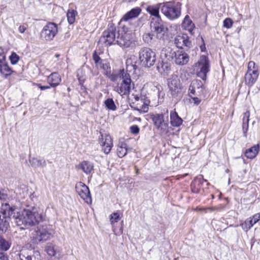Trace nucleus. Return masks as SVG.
Returning a JSON list of instances; mask_svg holds the SVG:
<instances>
[{
  "label": "nucleus",
  "mask_w": 260,
  "mask_h": 260,
  "mask_svg": "<svg viewBox=\"0 0 260 260\" xmlns=\"http://www.w3.org/2000/svg\"><path fill=\"white\" fill-rule=\"evenodd\" d=\"M108 79L113 82V90L121 96L128 95L134 86L129 73L125 72L124 69L113 70Z\"/></svg>",
  "instance_id": "1"
},
{
  "label": "nucleus",
  "mask_w": 260,
  "mask_h": 260,
  "mask_svg": "<svg viewBox=\"0 0 260 260\" xmlns=\"http://www.w3.org/2000/svg\"><path fill=\"white\" fill-rule=\"evenodd\" d=\"M188 94L193 104L198 106L202 100L207 98L208 91L203 82L198 79L193 80L189 86Z\"/></svg>",
  "instance_id": "2"
},
{
  "label": "nucleus",
  "mask_w": 260,
  "mask_h": 260,
  "mask_svg": "<svg viewBox=\"0 0 260 260\" xmlns=\"http://www.w3.org/2000/svg\"><path fill=\"white\" fill-rule=\"evenodd\" d=\"M117 33L116 43L121 47L128 48L135 46L134 34L127 26L119 22Z\"/></svg>",
  "instance_id": "3"
},
{
  "label": "nucleus",
  "mask_w": 260,
  "mask_h": 260,
  "mask_svg": "<svg viewBox=\"0 0 260 260\" xmlns=\"http://www.w3.org/2000/svg\"><path fill=\"white\" fill-rule=\"evenodd\" d=\"M161 12L170 20H175L181 16V4L175 1H169L161 4Z\"/></svg>",
  "instance_id": "4"
},
{
  "label": "nucleus",
  "mask_w": 260,
  "mask_h": 260,
  "mask_svg": "<svg viewBox=\"0 0 260 260\" xmlns=\"http://www.w3.org/2000/svg\"><path fill=\"white\" fill-rule=\"evenodd\" d=\"M44 217L42 212L39 211L36 208H33L31 210L24 209L21 219L22 223L24 225H35L43 221Z\"/></svg>",
  "instance_id": "5"
},
{
  "label": "nucleus",
  "mask_w": 260,
  "mask_h": 260,
  "mask_svg": "<svg viewBox=\"0 0 260 260\" xmlns=\"http://www.w3.org/2000/svg\"><path fill=\"white\" fill-rule=\"evenodd\" d=\"M134 100L131 104V106L134 110L140 113H147L149 110L150 103V100L141 93H132Z\"/></svg>",
  "instance_id": "6"
},
{
  "label": "nucleus",
  "mask_w": 260,
  "mask_h": 260,
  "mask_svg": "<svg viewBox=\"0 0 260 260\" xmlns=\"http://www.w3.org/2000/svg\"><path fill=\"white\" fill-rule=\"evenodd\" d=\"M117 29L113 23H109L106 30L101 36L99 42L105 46H110L116 42V32Z\"/></svg>",
  "instance_id": "7"
},
{
  "label": "nucleus",
  "mask_w": 260,
  "mask_h": 260,
  "mask_svg": "<svg viewBox=\"0 0 260 260\" xmlns=\"http://www.w3.org/2000/svg\"><path fill=\"white\" fill-rule=\"evenodd\" d=\"M259 74L258 66L253 61H249L247 70L244 75L245 85L249 87H251L256 83Z\"/></svg>",
  "instance_id": "8"
},
{
  "label": "nucleus",
  "mask_w": 260,
  "mask_h": 260,
  "mask_svg": "<svg viewBox=\"0 0 260 260\" xmlns=\"http://www.w3.org/2000/svg\"><path fill=\"white\" fill-rule=\"evenodd\" d=\"M196 75L198 77L205 81L207 77V73L210 71V64L207 55H202L194 64Z\"/></svg>",
  "instance_id": "9"
},
{
  "label": "nucleus",
  "mask_w": 260,
  "mask_h": 260,
  "mask_svg": "<svg viewBox=\"0 0 260 260\" xmlns=\"http://www.w3.org/2000/svg\"><path fill=\"white\" fill-rule=\"evenodd\" d=\"M150 118L154 125L161 135H167L169 133V123L168 121H165L164 114H150Z\"/></svg>",
  "instance_id": "10"
},
{
  "label": "nucleus",
  "mask_w": 260,
  "mask_h": 260,
  "mask_svg": "<svg viewBox=\"0 0 260 260\" xmlns=\"http://www.w3.org/2000/svg\"><path fill=\"white\" fill-rule=\"evenodd\" d=\"M139 54L140 61L144 67L149 68L154 64L156 61V54L151 49L142 48Z\"/></svg>",
  "instance_id": "11"
},
{
  "label": "nucleus",
  "mask_w": 260,
  "mask_h": 260,
  "mask_svg": "<svg viewBox=\"0 0 260 260\" xmlns=\"http://www.w3.org/2000/svg\"><path fill=\"white\" fill-rule=\"evenodd\" d=\"M58 29V25L56 23L48 22L41 31V38L47 41H52L57 34Z\"/></svg>",
  "instance_id": "12"
},
{
  "label": "nucleus",
  "mask_w": 260,
  "mask_h": 260,
  "mask_svg": "<svg viewBox=\"0 0 260 260\" xmlns=\"http://www.w3.org/2000/svg\"><path fill=\"white\" fill-rule=\"evenodd\" d=\"M169 91L173 98L180 99L183 93V87L180 81L176 78L170 79L168 81Z\"/></svg>",
  "instance_id": "13"
},
{
  "label": "nucleus",
  "mask_w": 260,
  "mask_h": 260,
  "mask_svg": "<svg viewBox=\"0 0 260 260\" xmlns=\"http://www.w3.org/2000/svg\"><path fill=\"white\" fill-rule=\"evenodd\" d=\"M47 82L49 84L48 85H42L40 83H33L34 85L38 87L41 90H44L50 88L51 87L55 88L61 83V78L58 72H53L47 77Z\"/></svg>",
  "instance_id": "14"
},
{
  "label": "nucleus",
  "mask_w": 260,
  "mask_h": 260,
  "mask_svg": "<svg viewBox=\"0 0 260 260\" xmlns=\"http://www.w3.org/2000/svg\"><path fill=\"white\" fill-rule=\"evenodd\" d=\"M209 185V183L206 179H204L203 175H199L196 177L191 182L190 184V191L192 193H201L204 192V184Z\"/></svg>",
  "instance_id": "15"
},
{
  "label": "nucleus",
  "mask_w": 260,
  "mask_h": 260,
  "mask_svg": "<svg viewBox=\"0 0 260 260\" xmlns=\"http://www.w3.org/2000/svg\"><path fill=\"white\" fill-rule=\"evenodd\" d=\"M75 189L78 195L85 203L88 205L91 204V196L89 189L86 185L82 182H79L76 184Z\"/></svg>",
  "instance_id": "16"
},
{
  "label": "nucleus",
  "mask_w": 260,
  "mask_h": 260,
  "mask_svg": "<svg viewBox=\"0 0 260 260\" xmlns=\"http://www.w3.org/2000/svg\"><path fill=\"white\" fill-rule=\"evenodd\" d=\"M92 59L96 67L103 69L104 71V75L108 78V76L112 74L110 63L107 61L105 62V60L100 57L96 50L93 52Z\"/></svg>",
  "instance_id": "17"
},
{
  "label": "nucleus",
  "mask_w": 260,
  "mask_h": 260,
  "mask_svg": "<svg viewBox=\"0 0 260 260\" xmlns=\"http://www.w3.org/2000/svg\"><path fill=\"white\" fill-rule=\"evenodd\" d=\"M99 142L104 153L109 154L113 146V140L111 136L109 134H104L100 132Z\"/></svg>",
  "instance_id": "18"
},
{
  "label": "nucleus",
  "mask_w": 260,
  "mask_h": 260,
  "mask_svg": "<svg viewBox=\"0 0 260 260\" xmlns=\"http://www.w3.org/2000/svg\"><path fill=\"white\" fill-rule=\"evenodd\" d=\"M171 58L177 65L184 66L189 61V55L183 50L171 51Z\"/></svg>",
  "instance_id": "19"
},
{
  "label": "nucleus",
  "mask_w": 260,
  "mask_h": 260,
  "mask_svg": "<svg viewBox=\"0 0 260 260\" xmlns=\"http://www.w3.org/2000/svg\"><path fill=\"white\" fill-rule=\"evenodd\" d=\"M174 41L176 46L181 49L184 47L190 48L192 45L189 36L185 33H181L177 35Z\"/></svg>",
  "instance_id": "20"
},
{
  "label": "nucleus",
  "mask_w": 260,
  "mask_h": 260,
  "mask_svg": "<svg viewBox=\"0 0 260 260\" xmlns=\"http://www.w3.org/2000/svg\"><path fill=\"white\" fill-rule=\"evenodd\" d=\"M52 237L47 225H42L38 228L36 231V239L39 241H46Z\"/></svg>",
  "instance_id": "21"
},
{
  "label": "nucleus",
  "mask_w": 260,
  "mask_h": 260,
  "mask_svg": "<svg viewBox=\"0 0 260 260\" xmlns=\"http://www.w3.org/2000/svg\"><path fill=\"white\" fill-rule=\"evenodd\" d=\"M121 217L122 216H120L119 211L112 213L109 216V219L113 231L116 234H122L123 233V228L122 226L117 231L115 226V224L121 219Z\"/></svg>",
  "instance_id": "22"
},
{
  "label": "nucleus",
  "mask_w": 260,
  "mask_h": 260,
  "mask_svg": "<svg viewBox=\"0 0 260 260\" xmlns=\"http://www.w3.org/2000/svg\"><path fill=\"white\" fill-rule=\"evenodd\" d=\"M181 27L183 30L188 31L190 35H194L196 26L189 15H186L184 18L181 23Z\"/></svg>",
  "instance_id": "23"
},
{
  "label": "nucleus",
  "mask_w": 260,
  "mask_h": 260,
  "mask_svg": "<svg viewBox=\"0 0 260 260\" xmlns=\"http://www.w3.org/2000/svg\"><path fill=\"white\" fill-rule=\"evenodd\" d=\"M141 11L142 10L140 7H137L133 8L123 16L119 22L122 23V21H127L129 20L138 17L141 14Z\"/></svg>",
  "instance_id": "24"
},
{
  "label": "nucleus",
  "mask_w": 260,
  "mask_h": 260,
  "mask_svg": "<svg viewBox=\"0 0 260 260\" xmlns=\"http://www.w3.org/2000/svg\"><path fill=\"white\" fill-rule=\"evenodd\" d=\"M126 71L125 72L135 73L138 69V60L134 55H131L126 60Z\"/></svg>",
  "instance_id": "25"
},
{
  "label": "nucleus",
  "mask_w": 260,
  "mask_h": 260,
  "mask_svg": "<svg viewBox=\"0 0 260 260\" xmlns=\"http://www.w3.org/2000/svg\"><path fill=\"white\" fill-rule=\"evenodd\" d=\"M260 220V213H257L254 214L252 217L246 219L244 223L241 224L242 229L248 231L249 230L254 224L257 223Z\"/></svg>",
  "instance_id": "26"
},
{
  "label": "nucleus",
  "mask_w": 260,
  "mask_h": 260,
  "mask_svg": "<svg viewBox=\"0 0 260 260\" xmlns=\"http://www.w3.org/2000/svg\"><path fill=\"white\" fill-rule=\"evenodd\" d=\"M259 151L260 145L257 144L246 149L244 152V154L245 157L247 159H253L257 156Z\"/></svg>",
  "instance_id": "27"
},
{
  "label": "nucleus",
  "mask_w": 260,
  "mask_h": 260,
  "mask_svg": "<svg viewBox=\"0 0 260 260\" xmlns=\"http://www.w3.org/2000/svg\"><path fill=\"white\" fill-rule=\"evenodd\" d=\"M170 123L173 127H179L183 123V119L179 116L178 113L174 109L170 112Z\"/></svg>",
  "instance_id": "28"
},
{
  "label": "nucleus",
  "mask_w": 260,
  "mask_h": 260,
  "mask_svg": "<svg viewBox=\"0 0 260 260\" xmlns=\"http://www.w3.org/2000/svg\"><path fill=\"white\" fill-rule=\"evenodd\" d=\"M161 4L158 3L155 5H149L146 8V10L151 16L160 19L159 10L161 7Z\"/></svg>",
  "instance_id": "29"
},
{
  "label": "nucleus",
  "mask_w": 260,
  "mask_h": 260,
  "mask_svg": "<svg viewBox=\"0 0 260 260\" xmlns=\"http://www.w3.org/2000/svg\"><path fill=\"white\" fill-rule=\"evenodd\" d=\"M14 72V71L9 66L7 62L0 64V74L5 78H7L11 76Z\"/></svg>",
  "instance_id": "30"
},
{
  "label": "nucleus",
  "mask_w": 260,
  "mask_h": 260,
  "mask_svg": "<svg viewBox=\"0 0 260 260\" xmlns=\"http://www.w3.org/2000/svg\"><path fill=\"white\" fill-rule=\"evenodd\" d=\"M78 168L81 169L85 174H89L93 170L94 166L93 163L89 161L83 160L79 164Z\"/></svg>",
  "instance_id": "31"
},
{
  "label": "nucleus",
  "mask_w": 260,
  "mask_h": 260,
  "mask_svg": "<svg viewBox=\"0 0 260 260\" xmlns=\"http://www.w3.org/2000/svg\"><path fill=\"white\" fill-rule=\"evenodd\" d=\"M151 23L153 28L157 35L159 34L164 33L168 30V28L162 23L161 19L159 20L155 21L154 22H152Z\"/></svg>",
  "instance_id": "32"
},
{
  "label": "nucleus",
  "mask_w": 260,
  "mask_h": 260,
  "mask_svg": "<svg viewBox=\"0 0 260 260\" xmlns=\"http://www.w3.org/2000/svg\"><path fill=\"white\" fill-rule=\"evenodd\" d=\"M116 152L119 157H124L127 153V144L124 142H119L117 145Z\"/></svg>",
  "instance_id": "33"
},
{
  "label": "nucleus",
  "mask_w": 260,
  "mask_h": 260,
  "mask_svg": "<svg viewBox=\"0 0 260 260\" xmlns=\"http://www.w3.org/2000/svg\"><path fill=\"white\" fill-rule=\"evenodd\" d=\"M78 15L76 10L73 8H69L67 13L68 22L70 24H73L76 21V17Z\"/></svg>",
  "instance_id": "34"
},
{
  "label": "nucleus",
  "mask_w": 260,
  "mask_h": 260,
  "mask_svg": "<svg viewBox=\"0 0 260 260\" xmlns=\"http://www.w3.org/2000/svg\"><path fill=\"white\" fill-rule=\"evenodd\" d=\"M157 68H161L164 72L168 74L171 70V65L170 63L162 60Z\"/></svg>",
  "instance_id": "35"
},
{
  "label": "nucleus",
  "mask_w": 260,
  "mask_h": 260,
  "mask_svg": "<svg viewBox=\"0 0 260 260\" xmlns=\"http://www.w3.org/2000/svg\"><path fill=\"white\" fill-rule=\"evenodd\" d=\"M11 246V243L0 236V249L4 251L8 250Z\"/></svg>",
  "instance_id": "36"
},
{
  "label": "nucleus",
  "mask_w": 260,
  "mask_h": 260,
  "mask_svg": "<svg viewBox=\"0 0 260 260\" xmlns=\"http://www.w3.org/2000/svg\"><path fill=\"white\" fill-rule=\"evenodd\" d=\"M104 104L106 107L109 110L114 111L116 109V106L112 98H108L104 102Z\"/></svg>",
  "instance_id": "37"
},
{
  "label": "nucleus",
  "mask_w": 260,
  "mask_h": 260,
  "mask_svg": "<svg viewBox=\"0 0 260 260\" xmlns=\"http://www.w3.org/2000/svg\"><path fill=\"white\" fill-rule=\"evenodd\" d=\"M45 251L50 256H54L56 254L54 245L52 243H49L46 247Z\"/></svg>",
  "instance_id": "38"
},
{
  "label": "nucleus",
  "mask_w": 260,
  "mask_h": 260,
  "mask_svg": "<svg viewBox=\"0 0 260 260\" xmlns=\"http://www.w3.org/2000/svg\"><path fill=\"white\" fill-rule=\"evenodd\" d=\"M9 59L12 64H16L19 60L20 57L15 52H12L9 56Z\"/></svg>",
  "instance_id": "39"
},
{
  "label": "nucleus",
  "mask_w": 260,
  "mask_h": 260,
  "mask_svg": "<svg viewBox=\"0 0 260 260\" xmlns=\"http://www.w3.org/2000/svg\"><path fill=\"white\" fill-rule=\"evenodd\" d=\"M9 226V223L6 219H0V231L6 232Z\"/></svg>",
  "instance_id": "40"
},
{
  "label": "nucleus",
  "mask_w": 260,
  "mask_h": 260,
  "mask_svg": "<svg viewBox=\"0 0 260 260\" xmlns=\"http://www.w3.org/2000/svg\"><path fill=\"white\" fill-rule=\"evenodd\" d=\"M233 23L234 22L231 18H226L223 20V27L229 29L233 26Z\"/></svg>",
  "instance_id": "41"
},
{
  "label": "nucleus",
  "mask_w": 260,
  "mask_h": 260,
  "mask_svg": "<svg viewBox=\"0 0 260 260\" xmlns=\"http://www.w3.org/2000/svg\"><path fill=\"white\" fill-rule=\"evenodd\" d=\"M0 64H4L7 62L6 55L2 47H0Z\"/></svg>",
  "instance_id": "42"
},
{
  "label": "nucleus",
  "mask_w": 260,
  "mask_h": 260,
  "mask_svg": "<svg viewBox=\"0 0 260 260\" xmlns=\"http://www.w3.org/2000/svg\"><path fill=\"white\" fill-rule=\"evenodd\" d=\"M250 115V112L249 110L246 111L243 113V116L242 118L243 123H248L249 122V118Z\"/></svg>",
  "instance_id": "43"
},
{
  "label": "nucleus",
  "mask_w": 260,
  "mask_h": 260,
  "mask_svg": "<svg viewBox=\"0 0 260 260\" xmlns=\"http://www.w3.org/2000/svg\"><path fill=\"white\" fill-rule=\"evenodd\" d=\"M248 129L249 123L242 122V131L243 133V136L246 138L247 137V132L248 131Z\"/></svg>",
  "instance_id": "44"
},
{
  "label": "nucleus",
  "mask_w": 260,
  "mask_h": 260,
  "mask_svg": "<svg viewBox=\"0 0 260 260\" xmlns=\"http://www.w3.org/2000/svg\"><path fill=\"white\" fill-rule=\"evenodd\" d=\"M130 132L134 135H137L140 132V128L137 125H133L129 127Z\"/></svg>",
  "instance_id": "45"
},
{
  "label": "nucleus",
  "mask_w": 260,
  "mask_h": 260,
  "mask_svg": "<svg viewBox=\"0 0 260 260\" xmlns=\"http://www.w3.org/2000/svg\"><path fill=\"white\" fill-rule=\"evenodd\" d=\"M28 28V24L27 23H23L20 25L18 28L19 32L21 34H23Z\"/></svg>",
  "instance_id": "46"
},
{
  "label": "nucleus",
  "mask_w": 260,
  "mask_h": 260,
  "mask_svg": "<svg viewBox=\"0 0 260 260\" xmlns=\"http://www.w3.org/2000/svg\"><path fill=\"white\" fill-rule=\"evenodd\" d=\"M153 35L150 33L145 34L143 37L145 41L148 42L149 41H151L153 38Z\"/></svg>",
  "instance_id": "47"
},
{
  "label": "nucleus",
  "mask_w": 260,
  "mask_h": 260,
  "mask_svg": "<svg viewBox=\"0 0 260 260\" xmlns=\"http://www.w3.org/2000/svg\"><path fill=\"white\" fill-rule=\"evenodd\" d=\"M201 39L203 42V44L200 46V49L202 52H205L206 51L205 43L204 40L203 38L202 37Z\"/></svg>",
  "instance_id": "48"
},
{
  "label": "nucleus",
  "mask_w": 260,
  "mask_h": 260,
  "mask_svg": "<svg viewBox=\"0 0 260 260\" xmlns=\"http://www.w3.org/2000/svg\"><path fill=\"white\" fill-rule=\"evenodd\" d=\"M226 207V204H219L217 206V208L216 209H217V211H220L225 209Z\"/></svg>",
  "instance_id": "49"
},
{
  "label": "nucleus",
  "mask_w": 260,
  "mask_h": 260,
  "mask_svg": "<svg viewBox=\"0 0 260 260\" xmlns=\"http://www.w3.org/2000/svg\"><path fill=\"white\" fill-rule=\"evenodd\" d=\"M187 174L185 175H178L176 176H172V177L174 178L176 180H179L180 178H183L185 176H187Z\"/></svg>",
  "instance_id": "50"
},
{
  "label": "nucleus",
  "mask_w": 260,
  "mask_h": 260,
  "mask_svg": "<svg viewBox=\"0 0 260 260\" xmlns=\"http://www.w3.org/2000/svg\"><path fill=\"white\" fill-rule=\"evenodd\" d=\"M0 260H8V258L4 254H0Z\"/></svg>",
  "instance_id": "51"
},
{
  "label": "nucleus",
  "mask_w": 260,
  "mask_h": 260,
  "mask_svg": "<svg viewBox=\"0 0 260 260\" xmlns=\"http://www.w3.org/2000/svg\"><path fill=\"white\" fill-rule=\"evenodd\" d=\"M217 208V206L215 207H212L211 208H209V209L211 211H217V209H216Z\"/></svg>",
  "instance_id": "52"
},
{
  "label": "nucleus",
  "mask_w": 260,
  "mask_h": 260,
  "mask_svg": "<svg viewBox=\"0 0 260 260\" xmlns=\"http://www.w3.org/2000/svg\"><path fill=\"white\" fill-rule=\"evenodd\" d=\"M60 56V54H58V53H56L55 54V57H56V58H58Z\"/></svg>",
  "instance_id": "53"
},
{
  "label": "nucleus",
  "mask_w": 260,
  "mask_h": 260,
  "mask_svg": "<svg viewBox=\"0 0 260 260\" xmlns=\"http://www.w3.org/2000/svg\"><path fill=\"white\" fill-rule=\"evenodd\" d=\"M136 174H138L139 173V170L138 169H136Z\"/></svg>",
  "instance_id": "54"
},
{
  "label": "nucleus",
  "mask_w": 260,
  "mask_h": 260,
  "mask_svg": "<svg viewBox=\"0 0 260 260\" xmlns=\"http://www.w3.org/2000/svg\"><path fill=\"white\" fill-rule=\"evenodd\" d=\"M137 0H129V2H136Z\"/></svg>",
  "instance_id": "55"
},
{
  "label": "nucleus",
  "mask_w": 260,
  "mask_h": 260,
  "mask_svg": "<svg viewBox=\"0 0 260 260\" xmlns=\"http://www.w3.org/2000/svg\"><path fill=\"white\" fill-rule=\"evenodd\" d=\"M225 200L227 201V203H226V204H227L229 203V200H228V198H226Z\"/></svg>",
  "instance_id": "56"
},
{
  "label": "nucleus",
  "mask_w": 260,
  "mask_h": 260,
  "mask_svg": "<svg viewBox=\"0 0 260 260\" xmlns=\"http://www.w3.org/2000/svg\"><path fill=\"white\" fill-rule=\"evenodd\" d=\"M21 260H23L22 259H21Z\"/></svg>",
  "instance_id": "57"
}]
</instances>
